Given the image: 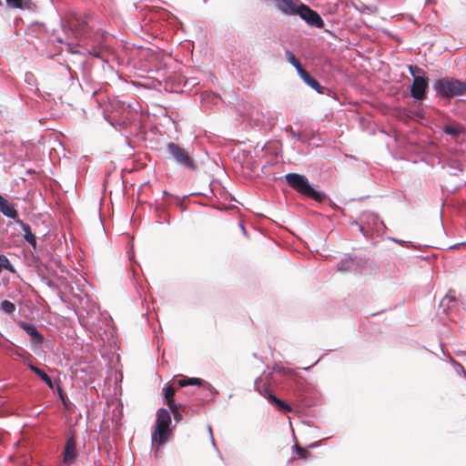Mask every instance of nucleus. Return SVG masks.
<instances>
[{
    "label": "nucleus",
    "instance_id": "f257e3e1",
    "mask_svg": "<svg viewBox=\"0 0 466 466\" xmlns=\"http://www.w3.org/2000/svg\"><path fill=\"white\" fill-rule=\"evenodd\" d=\"M96 22L90 14L75 15L66 25L61 23V28L65 36L57 35L55 41L67 46L68 52L78 54L80 51L76 48L81 43L87 40L96 39L99 29L96 27Z\"/></svg>",
    "mask_w": 466,
    "mask_h": 466
},
{
    "label": "nucleus",
    "instance_id": "f03ea898",
    "mask_svg": "<svg viewBox=\"0 0 466 466\" xmlns=\"http://www.w3.org/2000/svg\"><path fill=\"white\" fill-rule=\"evenodd\" d=\"M171 422L170 412L165 408L158 409L157 411L155 431L151 436V444L153 447H156V456L159 448L168 441L171 435V430L169 428Z\"/></svg>",
    "mask_w": 466,
    "mask_h": 466
},
{
    "label": "nucleus",
    "instance_id": "7ed1b4c3",
    "mask_svg": "<svg viewBox=\"0 0 466 466\" xmlns=\"http://www.w3.org/2000/svg\"><path fill=\"white\" fill-rule=\"evenodd\" d=\"M351 225H356L364 238H370L374 235H380L386 229L384 222L377 213L364 211L360 214L359 220H353Z\"/></svg>",
    "mask_w": 466,
    "mask_h": 466
},
{
    "label": "nucleus",
    "instance_id": "20e7f679",
    "mask_svg": "<svg viewBox=\"0 0 466 466\" xmlns=\"http://www.w3.org/2000/svg\"><path fill=\"white\" fill-rule=\"evenodd\" d=\"M285 179L290 187L314 200L322 201L326 197L324 192L316 189L314 186L309 183L305 175L289 173L285 175Z\"/></svg>",
    "mask_w": 466,
    "mask_h": 466
},
{
    "label": "nucleus",
    "instance_id": "39448f33",
    "mask_svg": "<svg viewBox=\"0 0 466 466\" xmlns=\"http://www.w3.org/2000/svg\"><path fill=\"white\" fill-rule=\"evenodd\" d=\"M433 89L441 97H455L466 94V82L454 77H442L433 84Z\"/></svg>",
    "mask_w": 466,
    "mask_h": 466
},
{
    "label": "nucleus",
    "instance_id": "423d86ee",
    "mask_svg": "<svg viewBox=\"0 0 466 466\" xmlns=\"http://www.w3.org/2000/svg\"><path fill=\"white\" fill-rule=\"evenodd\" d=\"M168 158L175 162L178 167L186 170L194 171L197 168L194 158L187 150L174 142H168L166 146Z\"/></svg>",
    "mask_w": 466,
    "mask_h": 466
},
{
    "label": "nucleus",
    "instance_id": "0eeeda50",
    "mask_svg": "<svg viewBox=\"0 0 466 466\" xmlns=\"http://www.w3.org/2000/svg\"><path fill=\"white\" fill-rule=\"evenodd\" d=\"M297 15L310 26L317 28L324 27V21L319 14L303 3L299 4V12Z\"/></svg>",
    "mask_w": 466,
    "mask_h": 466
},
{
    "label": "nucleus",
    "instance_id": "6e6552de",
    "mask_svg": "<svg viewBox=\"0 0 466 466\" xmlns=\"http://www.w3.org/2000/svg\"><path fill=\"white\" fill-rule=\"evenodd\" d=\"M261 380L260 378H258L255 380L256 390L263 396L265 397L268 401L275 405L279 410L284 411V412H289L291 411V407L285 402L284 400L277 398L274 393L270 391V390L266 386H260L259 381Z\"/></svg>",
    "mask_w": 466,
    "mask_h": 466
},
{
    "label": "nucleus",
    "instance_id": "1a4fd4ad",
    "mask_svg": "<svg viewBox=\"0 0 466 466\" xmlns=\"http://www.w3.org/2000/svg\"><path fill=\"white\" fill-rule=\"evenodd\" d=\"M428 88V77H415L410 87V96L417 101H422L427 96Z\"/></svg>",
    "mask_w": 466,
    "mask_h": 466
},
{
    "label": "nucleus",
    "instance_id": "9d476101",
    "mask_svg": "<svg viewBox=\"0 0 466 466\" xmlns=\"http://www.w3.org/2000/svg\"><path fill=\"white\" fill-rule=\"evenodd\" d=\"M76 440L74 434L66 438L64 451L62 452L63 462L66 465L73 464L77 458Z\"/></svg>",
    "mask_w": 466,
    "mask_h": 466
},
{
    "label": "nucleus",
    "instance_id": "9b49d317",
    "mask_svg": "<svg viewBox=\"0 0 466 466\" xmlns=\"http://www.w3.org/2000/svg\"><path fill=\"white\" fill-rule=\"evenodd\" d=\"M19 327L30 336L31 343L35 347H41L44 342V336L38 331L35 325L25 321L19 323Z\"/></svg>",
    "mask_w": 466,
    "mask_h": 466
},
{
    "label": "nucleus",
    "instance_id": "f8f14e48",
    "mask_svg": "<svg viewBox=\"0 0 466 466\" xmlns=\"http://www.w3.org/2000/svg\"><path fill=\"white\" fill-rule=\"evenodd\" d=\"M276 8L286 15H297L299 12V4L293 0H275Z\"/></svg>",
    "mask_w": 466,
    "mask_h": 466
},
{
    "label": "nucleus",
    "instance_id": "ddd939ff",
    "mask_svg": "<svg viewBox=\"0 0 466 466\" xmlns=\"http://www.w3.org/2000/svg\"><path fill=\"white\" fill-rule=\"evenodd\" d=\"M0 212L5 216L6 218H12L15 221V219H20L18 218V212L14 207V205L10 204L7 199L0 195Z\"/></svg>",
    "mask_w": 466,
    "mask_h": 466
},
{
    "label": "nucleus",
    "instance_id": "4468645a",
    "mask_svg": "<svg viewBox=\"0 0 466 466\" xmlns=\"http://www.w3.org/2000/svg\"><path fill=\"white\" fill-rule=\"evenodd\" d=\"M15 223L19 225L24 232V238L34 248H36V238L32 232L30 226L24 222L22 219H15Z\"/></svg>",
    "mask_w": 466,
    "mask_h": 466
},
{
    "label": "nucleus",
    "instance_id": "2eb2a0df",
    "mask_svg": "<svg viewBox=\"0 0 466 466\" xmlns=\"http://www.w3.org/2000/svg\"><path fill=\"white\" fill-rule=\"evenodd\" d=\"M358 269L357 258L347 257L338 263V270L340 272H353Z\"/></svg>",
    "mask_w": 466,
    "mask_h": 466
},
{
    "label": "nucleus",
    "instance_id": "dca6fc26",
    "mask_svg": "<svg viewBox=\"0 0 466 466\" xmlns=\"http://www.w3.org/2000/svg\"><path fill=\"white\" fill-rule=\"evenodd\" d=\"M457 304L455 295L451 290L447 293L440 302V309L443 313H448Z\"/></svg>",
    "mask_w": 466,
    "mask_h": 466
},
{
    "label": "nucleus",
    "instance_id": "f3484780",
    "mask_svg": "<svg viewBox=\"0 0 466 466\" xmlns=\"http://www.w3.org/2000/svg\"><path fill=\"white\" fill-rule=\"evenodd\" d=\"M189 386H199L208 390L211 396L218 394V391L208 381L199 378H188Z\"/></svg>",
    "mask_w": 466,
    "mask_h": 466
},
{
    "label": "nucleus",
    "instance_id": "a211bd4d",
    "mask_svg": "<svg viewBox=\"0 0 466 466\" xmlns=\"http://www.w3.org/2000/svg\"><path fill=\"white\" fill-rule=\"evenodd\" d=\"M301 79L304 81L305 84H307L309 87L317 91L319 94L324 93V86L320 85V83L313 77L309 72L306 74V76H303Z\"/></svg>",
    "mask_w": 466,
    "mask_h": 466
},
{
    "label": "nucleus",
    "instance_id": "6ab92c4d",
    "mask_svg": "<svg viewBox=\"0 0 466 466\" xmlns=\"http://www.w3.org/2000/svg\"><path fill=\"white\" fill-rule=\"evenodd\" d=\"M6 5L15 9L29 8V0H5Z\"/></svg>",
    "mask_w": 466,
    "mask_h": 466
},
{
    "label": "nucleus",
    "instance_id": "aec40b11",
    "mask_svg": "<svg viewBox=\"0 0 466 466\" xmlns=\"http://www.w3.org/2000/svg\"><path fill=\"white\" fill-rule=\"evenodd\" d=\"M28 369L33 371L35 375H37L44 382L46 380H49L50 377L45 372V370L37 368L35 365H34L31 361L25 362Z\"/></svg>",
    "mask_w": 466,
    "mask_h": 466
},
{
    "label": "nucleus",
    "instance_id": "412c9836",
    "mask_svg": "<svg viewBox=\"0 0 466 466\" xmlns=\"http://www.w3.org/2000/svg\"><path fill=\"white\" fill-rule=\"evenodd\" d=\"M3 269H5L9 271L10 273H15V267L10 263L7 257L4 254H0V273L3 271Z\"/></svg>",
    "mask_w": 466,
    "mask_h": 466
},
{
    "label": "nucleus",
    "instance_id": "4be33fe9",
    "mask_svg": "<svg viewBox=\"0 0 466 466\" xmlns=\"http://www.w3.org/2000/svg\"><path fill=\"white\" fill-rule=\"evenodd\" d=\"M408 71L413 79H415V77H427L425 71L418 66L409 65Z\"/></svg>",
    "mask_w": 466,
    "mask_h": 466
},
{
    "label": "nucleus",
    "instance_id": "5701e85b",
    "mask_svg": "<svg viewBox=\"0 0 466 466\" xmlns=\"http://www.w3.org/2000/svg\"><path fill=\"white\" fill-rule=\"evenodd\" d=\"M0 310L8 315H11L15 311V305L13 302L5 299L0 303Z\"/></svg>",
    "mask_w": 466,
    "mask_h": 466
},
{
    "label": "nucleus",
    "instance_id": "b1692460",
    "mask_svg": "<svg viewBox=\"0 0 466 466\" xmlns=\"http://www.w3.org/2000/svg\"><path fill=\"white\" fill-rule=\"evenodd\" d=\"M246 116L258 125V122L261 121V116H263V113L259 112L258 109L252 108L246 113Z\"/></svg>",
    "mask_w": 466,
    "mask_h": 466
},
{
    "label": "nucleus",
    "instance_id": "393cba45",
    "mask_svg": "<svg viewBox=\"0 0 466 466\" xmlns=\"http://www.w3.org/2000/svg\"><path fill=\"white\" fill-rule=\"evenodd\" d=\"M285 57L294 67L299 66L301 64L293 52L289 49L285 50Z\"/></svg>",
    "mask_w": 466,
    "mask_h": 466
},
{
    "label": "nucleus",
    "instance_id": "a878e982",
    "mask_svg": "<svg viewBox=\"0 0 466 466\" xmlns=\"http://www.w3.org/2000/svg\"><path fill=\"white\" fill-rule=\"evenodd\" d=\"M448 167L451 170V174L452 176H458L461 172H462L461 165L455 160L450 161L448 163Z\"/></svg>",
    "mask_w": 466,
    "mask_h": 466
},
{
    "label": "nucleus",
    "instance_id": "bb28decb",
    "mask_svg": "<svg viewBox=\"0 0 466 466\" xmlns=\"http://www.w3.org/2000/svg\"><path fill=\"white\" fill-rule=\"evenodd\" d=\"M450 362L452 364V366L454 367V369L458 374L463 375L464 377H466V370H465L464 367L460 362L455 360L451 356H450Z\"/></svg>",
    "mask_w": 466,
    "mask_h": 466
},
{
    "label": "nucleus",
    "instance_id": "cd10ccee",
    "mask_svg": "<svg viewBox=\"0 0 466 466\" xmlns=\"http://www.w3.org/2000/svg\"><path fill=\"white\" fill-rule=\"evenodd\" d=\"M292 449L300 459H307L309 456V452L306 449L299 446L298 444H295L292 447Z\"/></svg>",
    "mask_w": 466,
    "mask_h": 466
},
{
    "label": "nucleus",
    "instance_id": "c85d7f7f",
    "mask_svg": "<svg viewBox=\"0 0 466 466\" xmlns=\"http://www.w3.org/2000/svg\"><path fill=\"white\" fill-rule=\"evenodd\" d=\"M443 132L446 135H450L451 137H456L460 134V130L457 127L451 126V125L444 126Z\"/></svg>",
    "mask_w": 466,
    "mask_h": 466
},
{
    "label": "nucleus",
    "instance_id": "c756f323",
    "mask_svg": "<svg viewBox=\"0 0 466 466\" xmlns=\"http://www.w3.org/2000/svg\"><path fill=\"white\" fill-rule=\"evenodd\" d=\"M163 391H164V398L166 400L173 399L174 394H175V390L173 389L172 386H170L169 384H166L163 389Z\"/></svg>",
    "mask_w": 466,
    "mask_h": 466
},
{
    "label": "nucleus",
    "instance_id": "7c9ffc66",
    "mask_svg": "<svg viewBox=\"0 0 466 466\" xmlns=\"http://www.w3.org/2000/svg\"><path fill=\"white\" fill-rule=\"evenodd\" d=\"M167 400V407L168 409L170 410L171 412H174L176 411L177 410L179 409V407H186L187 405H182V404H177L176 401L174 400V399H169V400Z\"/></svg>",
    "mask_w": 466,
    "mask_h": 466
},
{
    "label": "nucleus",
    "instance_id": "2f4dec72",
    "mask_svg": "<svg viewBox=\"0 0 466 466\" xmlns=\"http://www.w3.org/2000/svg\"><path fill=\"white\" fill-rule=\"evenodd\" d=\"M56 390L57 394L59 395V398H60L63 405L65 406V408H67L68 407L67 399H66L62 388L60 387V385H57Z\"/></svg>",
    "mask_w": 466,
    "mask_h": 466
},
{
    "label": "nucleus",
    "instance_id": "473e14b6",
    "mask_svg": "<svg viewBox=\"0 0 466 466\" xmlns=\"http://www.w3.org/2000/svg\"><path fill=\"white\" fill-rule=\"evenodd\" d=\"M207 428H208V432L209 434V438H210V441H211L212 447L216 450V451L218 452V456L221 457V452L219 451L218 448L217 447L215 440H214V437H213L212 428H211L210 425H208Z\"/></svg>",
    "mask_w": 466,
    "mask_h": 466
},
{
    "label": "nucleus",
    "instance_id": "72a5a7b5",
    "mask_svg": "<svg viewBox=\"0 0 466 466\" xmlns=\"http://www.w3.org/2000/svg\"><path fill=\"white\" fill-rule=\"evenodd\" d=\"M354 7H355V9L359 10L360 13H370L372 11L370 6H369L363 3H360V5L354 4Z\"/></svg>",
    "mask_w": 466,
    "mask_h": 466
},
{
    "label": "nucleus",
    "instance_id": "f704fd0d",
    "mask_svg": "<svg viewBox=\"0 0 466 466\" xmlns=\"http://www.w3.org/2000/svg\"><path fill=\"white\" fill-rule=\"evenodd\" d=\"M273 370L277 371L279 373H281V374H285V375H289L292 373V371L290 370L286 369L285 367L279 366V365H275L273 367Z\"/></svg>",
    "mask_w": 466,
    "mask_h": 466
},
{
    "label": "nucleus",
    "instance_id": "c9c22d12",
    "mask_svg": "<svg viewBox=\"0 0 466 466\" xmlns=\"http://www.w3.org/2000/svg\"><path fill=\"white\" fill-rule=\"evenodd\" d=\"M74 298L77 299L78 303L84 308V305L87 303L88 299L86 298V295L80 296V295H74Z\"/></svg>",
    "mask_w": 466,
    "mask_h": 466
},
{
    "label": "nucleus",
    "instance_id": "e433bc0d",
    "mask_svg": "<svg viewBox=\"0 0 466 466\" xmlns=\"http://www.w3.org/2000/svg\"><path fill=\"white\" fill-rule=\"evenodd\" d=\"M177 384L178 385V387L189 386L188 378L187 377H183L182 379H180V380H178L177 381Z\"/></svg>",
    "mask_w": 466,
    "mask_h": 466
},
{
    "label": "nucleus",
    "instance_id": "4c0bfd02",
    "mask_svg": "<svg viewBox=\"0 0 466 466\" xmlns=\"http://www.w3.org/2000/svg\"><path fill=\"white\" fill-rule=\"evenodd\" d=\"M173 416H174V419L177 422H179L182 420L183 419V416H182V413L179 411V409L177 410L176 411L172 412Z\"/></svg>",
    "mask_w": 466,
    "mask_h": 466
},
{
    "label": "nucleus",
    "instance_id": "58836bf2",
    "mask_svg": "<svg viewBox=\"0 0 466 466\" xmlns=\"http://www.w3.org/2000/svg\"><path fill=\"white\" fill-rule=\"evenodd\" d=\"M299 76H300V78L303 76H306V74L308 73L307 70H305L302 66V65L300 64L299 66H297L295 67Z\"/></svg>",
    "mask_w": 466,
    "mask_h": 466
},
{
    "label": "nucleus",
    "instance_id": "ea45409f",
    "mask_svg": "<svg viewBox=\"0 0 466 466\" xmlns=\"http://www.w3.org/2000/svg\"><path fill=\"white\" fill-rule=\"evenodd\" d=\"M322 29H324V31H325L327 34H329L332 38H334V39H337V38H338V35H337L334 31H332L329 27H326V26L324 25V27H323Z\"/></svg>",
    "mask_w": 466,
    "mask_h": 466
},
{
    "label": "nucleus",
    "instance_id": "a19ab883",
    "mask_svg": "<svg viewBox=\"0 0 466 466\" xmlns=\"http://www.w3.org/2000/svg\"><path fill=\"white\" fill-rule=\"evenodd\" d=\"M290 134H291V137L294 139V140H299L300 139V134L293 129H291L290 131Z\"/></svg>",
    "mask_w": 466,
    "mask_h": 466
},
{
    "label": "nucleus",
    "instance_id": "79ce46f5",
    "mask_svg": "<svg viewBox=\"0 0 466 466\" xmlns=\"http://www.w3.org/2000/svg\"><path fill=\"white\" fill-rule=\"evenodd\" d=\"M46 385L52 390H55V383L53 382L52 379L50 378L49 380H46Z\"/></svg>",
    "mask_w": 466,
    "mask_h": 466
},
{
    "label": "nucleus",
    "instance_id": "37998d69",
    "mask_svg": "<svg viewBox=\"0 0 466 466\" xmlns=\"http://www.w3.org/2000/svg\"><path fill=\"white\" fill-rule=\"evenodd\" d=\"M388 239H390V241H393L397 244H400V245H403L405 243L404 240H401V239H398V238H395L393 237H389Z\"/></svg>",
    "mask_w": 466,
    "mask_h": 466
},
{
    "label": "nucleus",
    "instance_id": "c03bdc74",
    "mask_svg": "<svg viewBox=\"0 0 466 466\" xmlns=\"http://www.w3.org/2000/svg\"><path fill=\"white\" fill-rule=\"evenodd\" d=\"M320 443H321V441H314V442L310 443V444L308 446V448H309V449H314V448H317V447H319V446L320 445Z\"/></svg>",
    "mask_w": 466,
    "mask_h": 466
},
{
    "label": "nucleus",
    "instance_id": "a18cd8bd",
    "mask_svg": "<svg viewBox=\"0 0 466 466\" xmlns=\"http://www.w3.org/2000/svg\"><path fill=\"white\" fill-rule=\"evenodd\" d=\"M465 245V242H461V243H458V244H455L453 246H451L450 248H459L461 246H463Z\"/></svg>",
    "mask_w": 466,
    "mask_h": 466
},
{
    "label": "nucleus",
    "instance_id": "49530a36",
    "mask_svg": "<svg viewBox=\"0 0 466 466\" xmlns=\"http://www.w3.org/2000/svg\"><path fill=\"white\" fill-rule=\"evenodd\" d=\"M239 228H241V231L243 232V234L247 235L246 228L244 227V225L242 223H239Z\"/></svg>",
    "mask_w": 466,
    "mask_h": 466
},
{
    "label": "nucleus",
    "instance_id": "de8ad7c7",
    "mask_svg": "<svg viewBox=\"0 0 466 466\" xmlns=\"http://www.w3.org/2000/svg\"><path fill=\"white\" fill-rule=\"evenodd\" d=\"M34 77L32 74H26L25 75V80L28 81L30 78Z\"/></svg>",
    "mask_w": 466,
    "mask_h": 466
},
{
    "label": "nucleus",
    "instance_id": "09e8293b",
    "mask_svg": "<svg viewBox=\"0 0 466 466\" xmlns=\"http://www.w3.org/2000/svg\"><path fill=\"white\" fill-rule=\"evenodd\" d=\"M91 55H93L94 56L96 57H99V53L96 52V51H94V52H89Z\"/></svg>",
    "mask_w": 466,
    "mask_h": 466
},
{
    "label": "nucleus",
    "instance_id": "8fccbe9b",
    "mask_svg": "<svg viewBox=\"0 0 466 466\" xmlns=\"http://www.w3.org/2000/svg\"><path fill=\"white\" fill-rule=\"evenodd\" d=\"M48 286L51 287V288H55L56 285L54 283H52L51 281L48 282Z\"/></svg>",
    "mask_w": 466,
    "mask_h": 466
},
{
    "label": "nucleus",
    "instance_id": "3c124183",
    "mask_svg": "<svg viewBox=\"0 0 466 466\" xmlns=\"http://www.w3.org/2000/svg\"><path fill=\"white\" fill-rule=\"evenodd\" d=\"M27 173H35V171L33 169H28Z\"/></svg>",
    "mask_w": 466,
    "mask_h": 466
},
{
    "label": "nucleus",
    "instance_id": "603ef678",
    "mask_svg": "<svg viewBox=\"0 0 466 466\" xmlns=\"http://www.w3.org/2000/svg\"><path fill=\"white\" fill-rule=\"evenodd\" d=\"M2 5H3V3H2V1L0 0V6H2Z\"/></svg>",
    "mask_w": 466,
    "mask_h": 466
}]
</instances>
